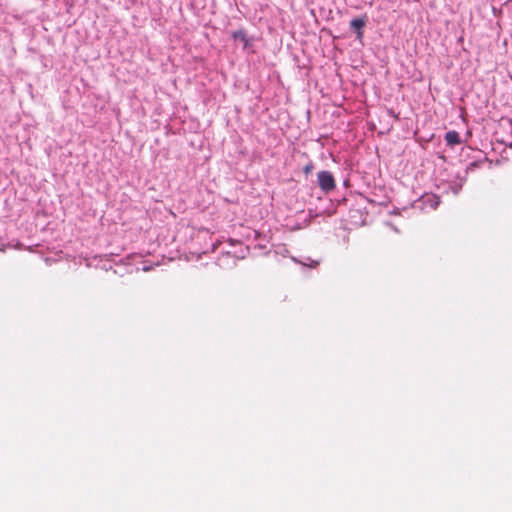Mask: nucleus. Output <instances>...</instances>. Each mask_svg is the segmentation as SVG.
I'll use <instances>...</instances> for the list:
<instances>
[{"label": "nucleus", "instance_id": "obj_1", "mask_svg": "<svg viewBox=\"0 0 512 512\" xmlns=\"http://www.w3.org/2000/svg\"><path fill=\"white\" fill-rule=\"evenodd\" d=\"M318 183L320 188L325 191L329 192L334 189L335 182L332 174L328 171H321L318 173Z\"/></svg>", "mask_w": 512, "mask_h": 512}, {"label": "nucleus", "instance_id": "obj_2", "mask_svg": "<svg viewBox=\"0 0 512 512\" xmlns=\"http://www.w3.org/2000/svg\"><path fill=\"white\" fill-rule=\"evenodd\" d=\"M350 26L357 32L358 39H362V37H363L362 28L365 26V19L354 18L351 20Z\"/></svg>", "mask_w": 512, "mask_h": 512}, {"label": "nucleus", "instance_id": "obj_3", "mask_svg": "<svg viewBox=\"0 0 512 512\" xmlns=\"http://www.w3.org/2000/svg\"><path fill=\"white\" fill-rule=\"evenodd\" d=\"M445 140L448 145L454 146L460 143V135L456 131H449L445 135Z\"/></svg>", "mask_w": 512, "mask_h": 512}, {"label": "nucleus", "instance_id": "obj_4", "mask_svg": "<svg viewBox=\"0 0 512 512\" xmlns=\"http://www.w3.org/2000/svg\"><path fill=\"white\" fill-rule=\"evenodd\" d=\"M232 37L235 40H239V41L243 42L244 47H246L248 45V39H247L245 33L242 30H238V31L233 32L232 33Z\"/></svg>", "mask_w": 512, "mask_h": 512}, {"label": "nucleus", "instance_id": "obj_5", "mask_svg": "<svg viewBox=\"0 0 512 512\" xmlns=\"http://www.w3.org/2000/svg\"><path fill=\"white\" fill-rule=\"evenodd\" d=\"M426 203H429L430 207L435 209L439 205V198L435 195H429L426 197Z\"/></svg>", "mask_w": 512, "mask_h": 512}]
</instances>
